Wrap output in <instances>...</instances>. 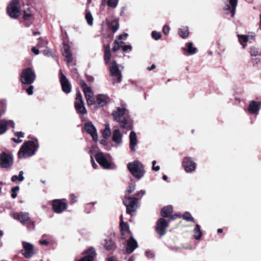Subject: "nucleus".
Here are the masks:
<instances>
[{
    "label": "nucleus",
    "mask_w": 261,
    "mask_h": 261,
    "mask_svg": "<svg viewBox=\"0 0 261 261\" xmlns=\"http://www.w3.org/2000/svg\"><path fill=\"white\" fill-rule=\"evenodd\" d=\"M33 89H34L33 86L31 85L29 87V88H28L26 89V91L29 95H31L33 94Z\"/></svg>",
    "instance_id": "51"
},
{
    "label": "nucleus",
    "mask_w": 261,
    "mask_h": 261,
    "mask_svg": "<svg viewBox=\"0 0 261 261\" xmlns=\"http://www.w3.org/2000/svg\"><path fill=\"white\" fill-rule=\"evenodd\" d=\"M127 167L130 173L139 179L141 178L145 174L144 166L139 161L128 163Z\"/></svg>",
    "instance_id": "3"
},
{
    "label": "nucleus",
    "mask_w": 261,
    "mask_h": 261,
    "mask_svg": "<svg viewBox=\"0 0 261 261\" xmlns=\"http://www.w3.org/2000/svg\"><path fill=\"white\" fill-rule=\"evenodd\" d=\"M17 219L23 224H33V221L30 219L29 214L26 212H21L17 215Z\"/></svg>",
    "instance_id": "20"
},
{
    "label": "nucleus",
    "mask_w": 261,
    "mask_h": 261,
    "mask_svg": "<svg viewBox=\"0 0 261 261\" xmlns=\"http://www.w3.org/2000/svg\"><path fill=\"white\" fill-rule=\"evenodd\" d=\"M6 111V103L5 100L0 101V118L3 116Z\"/></svg>",
    "instance_id": "39"
},
{
    "label": "nucleus",
    "mask_w": 261,
    "mask_h": 261,
    "mask_svg": "<svg viewBox=\"0 0 261 261\" xmlns=\"http://www.w3.org/2000/svg\"><path fill=\"white\" fill-rule=\"evenodd\" d=\"M115 121L118 122L120 127L126 132L133 128V122L129 116L128 111L123 106L117 107L112 114Z\"/></svg>",
    "instance_id": "1"
},
{
    "label": "nucleus",
    "mask_w": 261,
    "mask_h": 261,
    "mask_svg": "<svg viewBox=\"0 0 261 261\" xmlns=\"http://www.w3.org/2000/svg\"><path fill=\"white\" fill-rule=\"evenodd\" d=\"M35 78V73L30 68H28L23 70L20 81L23 84L30 85L34 82Z\"/></svg>",
    "instance_id": "5"
},
{
    "label": "nucleus",
    "mask_w": 261,
    "mask_h": 261,
    "mask_svg": "<svg viewBox=\"0 0 261 261\" xmlns=\"http://www.w3.org/2000/svg\"><path fill=\"white\" fill-rule=\"evenodd\" d=\"M156 163V161L154 160L152 161V169L154 171H158L160 169V167L159 166H155Z\"/></svg>",
    "instance_id": "49"
},
{
    "label": "nucleus",
    "mask_w": 261,
    "mask_h": 261,
    "mask_svg": "<svg viewBox=\"0 0 261 261\" xmlns=\"http://www.w3.org/2000/svg\"><path fill=\"white\" fill-rule=\"evenodd\" d=\"M13 164V159L11 155L3 152L0 155V167L3 168H9Z\"/></svg>",
    "instance_id": "12"
},
{
    "label": "nucleus",
    "mask_w": 261,
    "mask_h": 261,
    "mask_svg": "<svg viewBox=\"0 0 261 261\" xmlns=\"http://www.w3.org/2000/svg\"><path fill=\"white\" fill-rule=\"evenodd\" d=\"M170 31L169 26L168 25H165L163 28V32L165 35H167Z\"/></svg>",
    "instance_id": "50"
},
{
    "label": "nucleus",
    "mask_w": 261,
    "mask_h": 261,
    "mask_svg": "<svg viewBox=\"0 0 261 261\" xmlns=\"http://www.w3.org/2000/svg\"><path fill=\"white\" fill-rule=\"evenodd\" d=\"M40 243L42 245H47L48 244V242L47 240H40Z\"/></svg>",
    "instance_id": "60"
},
{
    "label": "nucleus",
    "mask_w": 261,
    "mask_h": 261,
    "mask_svg": "<svg viewBox=\"0 0 261 261\" xmlns=\"http://www.w3.org/2000/svg\"><path fill=\"white\" fill-rule=\"evenodd\" d=\"M19 190V187L18 186H16L15 187H13L12 189V192H16L17 191H18V190Z\"/></svg>",
    "instance_id": "62"
},
{
    "label": "nucleus",
    "mask_w": 261,
    "mask_h": 261,
    "mask_svg": "<svg viewBox=\"0 0 261 261\" xmlns=\"http://www.w3.org/2000/svg\"><path fill=\"white\" fill-rule=\"evenodd\" d=\"M123 201L126 207V213L127 214L136 212L139 207L138 199L136 197L125 196Z\"/></svg>",
    "instance_id": "4"
},
{
    "label": "nucleus",
    "mask_w": 261,
    "mask_h": 261,
    "mask_svg": "<svg viewBox=\"0 0 261 261\" xmlns=\"http://www.w3.org/2000/svg\"><path fill=\"white\" fill-rule=\"evenodd\" d=\"M129 146L130 149L132 151H136V146L137 145L138 141L137 135L134 131H131L129 136Z\"/></svg>",
    "instance_id": "23"
},
{
    "label": "nucleus",
    "mask_w": 261,
    "mask_h": 261,
    "mask_svg": "<svg viewBox=\"0 0 261 261\" xmlns=\"http://www.w3.org/2000/svg\"><path fill=\"white\" fill-rule=\"evenodd\" d=\"M22 244L23 249L21 250V253L27 258L32 257L35 253L33 245L25 241H23Z\"/></svg>",
    "instance_id": "9"
},
{
    "label": "nucleus",
    "mask_w": 261,
    "mask_h": 261,
    "mask_svg": "<svg viewBox=\"0 0 261 261\" xmlns=\"http://www.w3.org/2000/svg\"><path fill=\"white\" fill-rule=\"evenodd\" d=\"M85 18L87 20V22L88 24L90 25H92L93 24V18L91 14V13L90 12H86V15H85Z\"/></svg>",
    "instance_id": "41"
},
{
    "label": "nucleus",
    "mask_w": 261,
    "mask_h": 261,
    "mask_svg": "<svg viewBox=\"0 0 261 261\" xmlns=\"http://www.w3.org/2000/svg\"><path fill=\"white\" fill-rule=\"evenodd\" d=\"M122 49L123 51H126L128 49L131 50L132 49V46L130 45H125L122 46Z\"/></svg>",
    "instance_id": "53"
},
{
    "label": "nucleus",
    "mask_w": 261,
    "mask_h": 261,
    "mask_svg": "<svg viewBox=\"0 0 261 261\" xmlns=\"http://www.w3.org/2000/svg\"><path fill=\"white\" fill-rule=\"evenodd\" d=\"M9 15L12 18L16 19L20 15V6L17 0H12L7 7Z\"/></svg>",
    "instance_id": "6"
},
{
    "label": "nucleus",
    "mask_w": 261,
    "mask_h": 261,
    "mask_svg": "<svg viewBox=\"0 0 261 261\" xmlns=\"http://www.w3.org/2000/svg\"><path fill=\"white\" fill-rule=\"evenodd\" d=\"M38 147V142L36 139L25 142L18 152V158H27L32 156L35 153Z\"/></svg>",
    "instance_id": "2"
},
{
    "label": "nucleus",
    "mask_w": 261,
    "mask_h": 261,
    "mask_svg": "<svg viewBox=\"0 0 261 261\" xmlns=\"http://www.w3.org/2000/svg\"><path fill=\"white\" fill-rule=\"evenodd\" d=\"M128 237L129 238L127 240L126 252L128 254H130L138 247V243L132 235Z\"/></svg>",
    "instance_id": "17"
},
{
    "label": "nucleus",
    "mask_w": 261,
    "mask_h": 261,
    "mask_svg": "<svg viewBox=\"0 0 261 261\" xmlns=\"http://www.w3.org/2000/svg\"><path fill=\"white\" fill-rule=\"evenodd\" d=\"M110 158L109 154L105 155L102 152L97 153L95 155L96 161L105 169L112 168Z\"/></svg>",
    "instance_id": "7"
},
{
    "label": "nucleus",
    "mask_w": 261,
    "mask_h": 261,
    "mask_svg": "<svg viewBox=\"0 0 261 261\" xmlns=\"http://www.w3.org/2000/svg\"><path fill=\"white\" fill-rule=\"evenodd\" d=\"M182 166L187 172H191L195 170L196 164L190 158L186 157L184 159Z\"/></svg>",
    "instance_id": "16"
},
{
    "label": "nucleus",
    "mask_w": 261,
    "mask_h": 261,
    "mask_svg": "<svg viewBox=\"0 0 261 261\" xmlns=\"http://www.w3.org/2000/svg\"><path fill=\"white\" fill-rule=\"evenodd\" d=\"M186 47L183 48L182 49L185 51H187L188 55H193L196 53L197 48L193 46L192 42L187 43L186 44Z\"/></svg>",
    "instance_id": "29"
},
{
    "label": "nucleus",
    "mask_w": 261,
    "mask_h": 261,
    "mask_svg": "<svg viewBox=\"0 0 261 261\" xmlns=\"http://www.w3.org/2000/svg\"><path fill=\"white\" fill-rule=\"evenodd\" d=\"M31 14L30 13H28L26 11H24L23 13V18L25 20L29 19L30 17H31Z\"/></svg>",
    "instance_id": "56"
},
{
    "label": "nucleus",
    "mask_w": 261,
    "mask_h": 261,
    "mask_svg": "<svg viewBox=\"0 0 261 261\" xmlns=\"http://www.w3.org/2000/svg\"><path fill=\"white\" fill-rule=\"evenodd\" d=\"M173 213V208L171 205L163 207L161 210V215L163 217H168Z\"/></svg>",
    "instance_id": "30"
},
{
    "label": "nucleus",
    "mask_w": 261,
    "mask_h": 261,
    "mask_svg": "<svg viewBox=\"0 0 261 261\" xmlns=\"http://www.w3.org/2000/svg\"><path fill=\"white\" fill-rule=\"evenodd\" d=\"M32 51L36 55H38L40 53L39 49L35 47L32 48Z\"/></svg>",
    "instance_id": "57"
},
{
    "label": "nucleus",
    "mask_w": 261,
    "mask_h": 261,
    "mask_svg": "<svg viewBox=\"0 0 261 261\" xmlns=\"http://www.w3.org/2000/svg\"><path fill=\"white\" fill-rule=\"evenodd\" d=\"M170 221H167L163 218L158 220L156 223L155 229L158 234L163 236L165 234V230L168 227Z\"/></svg>",
    "instance_id": "11"
},
{
    "label": "nucleus",
    "mask_w": 261,
    "mask_h": 261,
    "mask_svg": "<svg viewBox=\"0 0 261 261\" xmlns=\"http://www.w3.org/2000/svg\"><path fill=\"white\" fill-rule=\"evenodd\" d=\"M43 53V54L46 56H48L50 54L49 50L47 49L44 50Z\"/></svg>",
    "instance_id": "61"
},
{
    "label": "nucleus",
    "mask_w": 261,
    "mask_h": 261,
    "mask_svg": "<svg viewBox=\"0 0 261 261\" xmlns=\"http://www.w3.org/2000/svg\"><path fill=\"white\" fill-rule=\"evenodd\" d=\"M70 198L72 203H75L76 201V196L73 194H70Z\"/></svg>",
    "instance_id": "59"
},
{
    "label": "nucleus",
    "mask_w": 261,
    "mask_h": 261,
    "mask_svg": "<svg viewBox=\"0 0 261 261\" xmlns=\"http://www.w3.org/2000/svg\"><path fill=\"white\" fill-rule=\"evenodd\" d=\"M189 34L188 28L187 27L180 28L178 30V34L182 38L187 37Z\"/></svg>",
    "instance_id": "36"
},
{
    "label": "nucleus",
    "mask_w": 261,
    "mask_h": 261,
    "mask_svg": "<svg viewBox=\"0 0 261 261\" xmlns=\"http://www.w3.org/2000/svg\"><path fill=\"white\" fill-rule=\"evenodd\" d=\"M110 71L111 75L117 79L116 82L120 83L121 81L122 74L115 61H112V65L110 67Z\"/></svg>",
    "instance_id": "14"
},
{
    "label": "nucleus",
    "mask_w": 261,
    "mask_h": 261,
    "mask_svg": "<svg viewBox=\"0 0 261 261\" xmlns=\"http://www.w3.org/2000/svg\"><path fill=\"white\" fill-rule=\"evenodd\" d=\"M15 136L18 138V139L12 138V140L17 143H19L22 142V140L20 139L21 138L24 137V133L22 132H17L15 133Z\"/></svg>",
    "instance_id": "38"
},
{
    "label": "nucleus",
    "mask_w": 261,
    "mask_h": 261,
    "mask_svg": "<svg viewBox=\"0 0 261 261\" xmlns=\"http://www.w3.org/2000/svg\"><path fill=\"white\" fill-rule=\"evenodd\" d=\"M103 245L108 251L113 250L116 248L115 244L111 238H108L105 240Z\"/></svg>",
    "instance_id": "27"
},
{
    "label": "nucleus",
    "mask_w": 261,
    "mask_h": 261,
    "mask_svg": "<svg viewBox=\"0 0 261 261\" xmlns=\"http://www.w3.org/2000/svg\"><path fill=\"white\" fill-rule=\"evenodd\" d=\"M258 51L257 49L254 47L251 48L250 51V54L251 56H256L258 55Z\"/></svg>",
    "instance_id": "48"
},
{
    "label": "nucleus",
    "mask_w": 261,
    "mask_h": 261,
    "mask_svg": "<svg viewBox=\"0 0 261 261\" xmlns=\"http://www.w3.org/2000/svg\"><path fill=\"white\" fill-rule=\"evenodd\" d=\"M105 56H104V59L106 63L107 64H108L109 62V60L111 58V53L110 50V46L109 45H106L105 46Z\"/></svg>",
    "instance_id": "34"
},
{
    "label": "nucleus",
    "mask_w": 261,
    "mask_h": 261,
    "mask_svg": "<svg viewBox=\"0 0 261 261\" xmlns=\"http://www.w3.org/2000/svg\"><path fill=\"white\" fill-rule=\"evenodd\" d=\"M83 92L85 94L87 104L89 106L93 105L95 100L94 98V93L91 88H87Z\"/></svg>",
    "instance_id": "22"
},
{
    "label": "nucleus",
    "mask_w": 261,
    "mask_h": 261,
    "mask_svg": "<svg viewBox=\"0 0 261 261\" xmlns=\"http://www.w3.org/2000/svg\"><path fill=\"white\" fill-rule=\"evenodd\" d=\"M8 125L14 128L15 126V123L13 120H8L3 119L0 120V135L5 133L7 131Z\"/></svg>",
    "instance_id": "19"
},
{
    "label": "nucleus",
    "mask_w": 261,
    "mask_h": 261,
    "mask_svg": "<svg viewBox=\"0 0 261 261\" xmlns=\"http://www.w3.org/2000/svg\"><path fill=\"white\" fill-rule=\"evenodd\" d=\"M102 135H103V137H105V138H107L111 135V130H108V129H105L102 131Z\"/></svg>",
    "instance_id": "47"
},
{
    "label": "nucleus",
    "mask_w": 261,
    "mask_h": 261,
    "mask_svg": "<svg viewBox=\"0 0 261 261\" xmlns=\"http://www.w3.org/2000/svg\"><path fill=\"white\" fill-rule=\"evenodd\" d=\"M119 0H102V5L107 4L108 7L111 8H115L117 7Z\"/></svg>",
    "instance_id": "31"
},
{
    "label": "nucleus",
    "mask_w": 261,
    "mask_h": 261,
    "mask_svg": "<svg viewBox=\"0 0 261 261\" xmlns=\"http://www.w3.org/2000/svg\"><path fill=\"white\" fill-rule=\"evenodd\" d=\"M53 208L56 213L61 214L67 208L64 199H55L52 202Z\"/></svg>",
    "instance_id": "10"
},
{
    "label": "nucleus",
    "mask_w": 261,
    "mask_h": 261,
    "mask_svg": "<svg viewBox=\"0 0 261 261\" xmlns=\"http://www.w3.org/2000/svg\"><path fill=\"white\" fill-rule=\"evenodd\" d=\"M182 218L184 220H185L187 221L194 222V218L191 216V214L188 212H186L184 214V215L182 216Z\"/></svg>",
    "instance_id": "42"
},
{
    "label": "nucleus",
    "mask_w": 261,
    "mask_h": 261,
    "mask_svg": "<svg viewBox=\"0 0 261 261\" xmlns=\"http://www.w3.org/2000/svg\"><path fill=\"white\" fill-rule=\"evenodd\" d=\"M108 261H117L114 257H111L108 259Z\"/></svg>",
    "instance_id": "64"
},
{
    "label": "nucleus",
    "mask_w": 261,
    "mask_h": 261,
    "mask_svg": "<svg viewBox=\"0 0 261 261\" xmlns=\"http://www.w3.org/2000/svg\"><path fill=\"white\" fill-rule=\"evenodd\" d=\"M238 0H229V3L231 7L230 10L231 16H234L236 12V7L238 5Z\"/></svg>",
    "instance_id": "35"
},
{
    "label": "nucleus",
    "mask_w": 261,
    "mask_h": 261,
    "mask_svg": "<svg viewBox=\"0 0 261 261\" xmlns=\"http://www.w3.org/2000/svg\"><path fill=\"white\" fill-rule=\"evenodd\" d=\"M80 85L82 87L83 91H85L87 88H90V87L88 86L86 83L83 80L80 81Z\"/></svg>",
    "instance_id": "52"
},
{
    "label": "nucleus",
    "mask_w": 261,
    "mask_h": 261,
    "mask_svg": "<svg viewBox=\"0 0 261 261\" xmlns=\"http://www.w3.org/2000/svg\"><path fill=\"white\" fill-rule=\"evenodd\" d=\"M23 171H20L19 173V175H13L11 177V180L13 182H16L17 180L18 181H22L24 180V176H23Z\"/></svg>",
    "instance_id": "37"
},
{
    "label": "nucleus",
    "mask_w": 261,
    "mask_h": 261,
    "mask_svg": "<svg viewBox=\"0 0 261 261\" xmlns=\"http://www.w3.org/2000/svg\"><path fill=\"white\" fill-rule=\"evenodd\" d=\"M120 230L122 236L127 234L128 236L132 235L129 231V227L127 223L124 222L123 220V216H120Z\"/></svg>",
    "instance_id": "26"
},
{
    "label": "nucleus",
    "mask_w": 261,
    "mask_h": 261,
    "mask_svg": "<svg viewBox=\"0 0 261 261\" xmlns=\"http://www.w3.org/2000/svg\"><path fill=\"white\" fill-rule=\"evenodd\" d=\"M84 128L86 132L90 135L94 141L97 142L98 140V135L96 129L91 122L86 123L84 125Z\"/></svg>",
    "instance_id": "15"
},
{
    "label": "nucleus",
    "mask_w": 261,
    "mask_h": 261,
    "mask_svg": "<svg viewBox=\"0 0 261 261\" xmlns=\"http://www.w3.org/2000/svg\"><path fill=\"white\" fill-rule=\"evenodd\" d=\"M47 44V41H43L41 38L38 39V46L39 47H43Z\"/></svg>",
    "instance_id": "46"
},
{
    "label": "nucleus",
    "mask_w": 261,
    "mask_h": 261,
    "mask_svg": "<svg viewBox=\"0 0 261 261\" xmlns=\"http://www.w3.org/2000/svg\"><path fill=\"white\" fill-rule=\"evenodd\" d=\"M238 39L240 44L244 48L246 46L245 43L247 42L250 39H254V37L252 35H238Z\"/></svg>",
    "instance_id": "28"
},
{
    "label": "nucleus",
    "mask_w": 261,
    "mask_h": 261,
    "mask_svg": "<svg viewBox=\"0 0 261 261\" xmlns=\"http://www.w3.org/2000/svg\"><path fill=\"white\" fill-rule=\"evenodd\" d=\"M136 189V184L135 183L131 184L129 185V186L126 189V192L128 194H130L133 193L135 190Z\"/></svg>",
    "instance_id": "44"
},
{
    "label": "nucleus",
    "mask_w": 261,
    "mask_h": 261,
    "mask_svg": "<svg viewBox=\"0 0 261 261\" xmlns=\"http://www.w3.org/2000/svg\"><path fill=\"white\" fill-rule=\"evenodd\" d=\"M91 163L92 164L93 167L94 169H96L97 167V165L95 163V162L93 158V156L92 155H91Z\"/></svg>",
    "instance_id": "58"
},
{
    "label": "nucleus",
    "mask_w": 261,
    "mask_h": 261,
    "mask_svg": "<svg viewBox=\"0 0 261 261\" xmlns=\"http://www.w3.org/2000/svg\"><path fill=\"white\" fill-rule=\"evenodd\" d=\"M193 237L196 240H199L202 236V232L200 229V225L196 224L193 231Z\"/></svg>",
    "instance_id": "32"
},
{
    "label": "nucleus",
    "mask_w": 261,
    "mask_h": 261,
    "mask_svg": "<svg viewBox=\"0 0 261 261\" xmlns=\"http://www.w3.org/2000/svg\"><path fill=\"white\" fill-rule=\"evenodd\" d=\"M146 256L148 258H152L154 256L153 253L151 251H146L145 252Z\"/></svg>",
    "instance_id": "55"
},
{
    "label": "nucleus",
    "mask_w": 261,
    "mask_h": 261,
    "mask_svg": "<svg viewBox=\"0 0 261 261\" xmlns=\"http://www.w3.org/2000/svg\"><path fill=\"white\" fill-rule=\"evenodd\" d=\"M128 36V34L126 33H124L123 34L120 35L118 36L119 40H126Z\"/></svg>",
    "instance_id": "54"
},
{
    "label": "nucleus",
    "mask_w": 261,
    "mask_h": 261,
    "mask_svg": "<svg viewBox=\"0 0 261 261\" xmlns=\"http://www.w3.org/2000/svg\"><path fill=\"white\" fill-rule=\"evenodd\" d=\"M112 139V141L116 144V147L122 144V135L119 129L116 128L113 130Z\"/></svg>",
    "instance_id": "21"
},
{
    "label": "nucleus",
    "mask_w": 261,
    "mask_h": 261,
    "mask_svg": "<svg viewBox=\"0 0 261 261\" xmlns=\"http://www.w3.org/2000/svg\"><path fill=\"white\" fill-rule=\"evenodd\" d=\"M110 101V98L105 94H99L96 96V103L99 107H103Z\"/></svg>",
    "instance_id": "25"
},
{
    "label": "nucleus",
    "mask_w": 261,
    "mask_h": 261,
    "mask_svg": "<svg viewBox=\"0 0 261 261\" xmlns=\"http://www.w3.org/2000/svg\"><path fill=\"white\" fill-rule=\"evenodd\" d=\"M260 109V102L252 100L249 104L248 110L249 113L251 114H257Z\"/></svg>",
    "instance_id": "18"
},
{
    "label": "nucleus",
    "mask_w": 261,
    "mask_h": 261,
    "mask_svg": "<svg viewBox=\"0 0 261 261\" xmlns=\"http://www.w3.org/2000/svg\"><path fill=\"white\" fill-rule=\"evenodd\" d=\"M151 36L155 40H158L162 37L161 34L156 31H153L152 32Z\"/></svg>",
    "instance_id": "43"
},
{
    "label": "nucleus",
    "mask_w": 261,
    "mask_h": 261,
    "mask_svg": "<svg viewBox=\"0 0 261 261\" xmlns=\"http://www.w3.org/2000/svg\"><path fill=\"white\" fill-rule=\"evenodd\" d=\"M124 42L122 41H118L116 40L114 42V46L113 47V51L114 52L117 51L118 50L121 46V45L123 44Z\"/></svg>",
    "instance_id": "40"
},
{
    "label": "nucleus",
    "mask_w": 261,
    "mask_h": 261,
    "mask_svg": "<svg viewBox=\"0 0 261 261\" xmlns=\"http://www.w3.org/2000/svg\"><path fill=\"white\" fill-rule=\"evenodd\" d=\"M155 68V66L154 64H152L150 67H147V70L149 71H151L154 69Z\"/></svg>",
    "instance_id": "63"
},
{
    "label": "nucleus",
    "mask_w": 261,
    "mask_h": 261,
    "mask_svg": "<svg viewBox=\"0 0 261 261\" xmlns=\"http://www.w3.org/2000/svg\"><path fill=\"white\" fill-rule=\"evenodd\" d=\"M109 28L115 33L119 29V24L117 19H114L108 24Z\"/></svg>",
    "instance_id": "33"
},
{
    "label": "nucleus",
    "mask_w": 261,
    "mask_h": 261,
    "mask_svg": "<svg viewBox=\"0 0 261 261\" xmlns=\"http://www.w3.org/2000/svg\"><path fill=\"white\" fill-rule=\"evenodd\" d=\"M63 56L65 58V60L67 63H70L72 61V54L70 51V47L69 45L64 44L62 49Z\"/></svg>",
    "instance_id": "24"
},
{
    "label": "nucleus",
    "mask_w": 261,
    "mask_h": 261,
    "mask_svg": "<svg viewBox=\"0 0 261 261\" xmlns=\"http://www.w3.org/2000/svg\"><path fill=\"white\" fill-rule=\"evenodd\" d=\"M146 194V191L144 190H141V191L138 192L136 195L137 197L138 200L140 199L145 194Z\"/></svg>",
    "instance_id": "45"
},
{
    "label": "nucleus",
    "mask_w": 261,
    "mask_h": 261,
    "mask_svg": "<svg viewBox=\"0 0 261 261\" xmlns=\"http://www.w3.org/2000/svg\"><path fill=\"white\" fill-rule=\"evenodd\" d=\"M74 106L78 113L83 115L87 114V111L84 106V100L80 91H77L76 93Z\"/></svg>",
    "instance_id": "8"
},
{
    "label": "nucleus",
    "mask_w": 261,
    "mask_h": 261,
    "mask_svg": "<svg viewBox=\"0 0 261 261\" xmlns=\"http://www.w3.org/2000/svg\"><path fill=\"white\" fill-rule=\"evenodd\" d=\"M60 81L63 91L66 94L69 93L71 92V86L69 81L61 70L60 71Z\"/></svg>",
    "instance_id": "13"
}]
</instances>
